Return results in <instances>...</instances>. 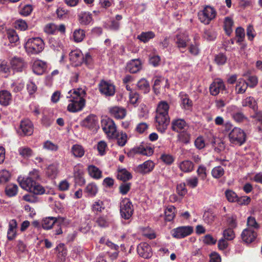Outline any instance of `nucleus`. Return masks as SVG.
I'll list each match as a JSON object with an SVG mask.
<instances>
[{
	"label": "nucleus",
	"instance_id": "1",
	"mask_svg": "<svg viewBox=\"0 0 262 262\" xmlns=\"http://www.w3.org/2000/svg\"><path fill=\"white\" fill-rule=\"evenodd\" d=\"M40 179L38 170L33 169L31 171L27 178H18L20 186L24 190L35 195H41L45 193V188L36 181Z\"/></svg>",
	"mask_w": 262,
	"mask_h": 262
},
{
	"label": "nucleus",
	"instance_id": "2",
	"mask_svg": "<svg viewBox=\"0 0 262 262\" xmlns=\"http://www.w3.org/2000/svg\"><path fill=\"white\" fill-rule=\"evenodd\" d=\"M68 94L67 97L69 99L70 103L67 106V110L71 113L81 111L85 105V100L84 98L86 95L85 90L79 88L70 91Z\"/></svg>",
	"mask_w": 262,
	"mask_h": 262
},
{
	"label": "nucleus",
	"instance_id": "3",
	"mask_svg": "<svg viewBox=\"0 0 262 262\" xmlns=\"http://www.w3.org/2000/svg\"><path fill=\"white\" fill-rule=\"evenodd\" d=\"M169 108V104L165 101H160L157 108L155 116L156 127L161 133L165 132L170 122V118L168 115Z\"/></svg>",
	"mask_w": 262,
	"mask_h": 262
},
{
	"label": "nucleus",
	"instance_id": "4",
	"mask_svg": "<svg viewBox=\"0 0 262 262\" xmlns=\"http://www.w3.org/2000/svg\"><path fill=\"white\" fill-rule=\"evenodd\" d=\"M45 48V43L40 37L29 38L25 45V48L28 54H37Z\"/></svg>",
	"mask_w": 262,
	"mask_h": 262
},
{
	"label": "nucleus",
	"instance_id": "5",
	"mask_svg": "<svg viewBox=\"0 0 262 262\" xmlns=\"http://www.w3.org/2000/svg\"><path fill=\"white\" fill-rule=\"evenodd\" d=\"M229 141L235 145L241 146L246 141V134L245 132L240 128L234 127L228 135Z\"/></svg>",
	"mask_w": 262,
	"mask_h": 262
},
{
	"label": "nucleus",
	"instance_id": "6",
	"mask_svg": "<svg viewBox=\"0 0 262 262\" xmlns=\"http://www.w3.org/2000/svg\"><path fill=\"white\" fill-rule=\"evenodd\" d=\"M134 212L133 205L128 198H124L120 203V213L121 217L124 220H129Z\"/></svg>",
	"mask_w": 262,
	"mask_h": 262
},
{
	"label": "nucleus",
	"instance_id": "7",
	"mask_svg": "<svg viewBox=\"0 0 262 262\" xmlns=\"http://www.w3.org/2000/svg\"><path fill=\"white\" fill-rule=\"evenodd\" d=\"M216 15V10L213 7L210 6H206L202 11L198 13L199 20L205 25H208L211 20L215 18Z\"/></svg>",
	"mask_w": 262,
	"mask_h": 262
},
{
	"label": "nucleus",
	"instance_id": "8",
	"mask_svg": "<svg viewBox=\"0 0 262 262\" xmlns=\"http://www.w3.org/2000/svg\"><path fill=\"white\" fill-rule=\"evenodd\" d=\"M101 127L107 136L113 138L117 132V127L114 121L108 117H104L101 121Z\"/></svg>",
	"mask_w": 262,
	"mask_h": 262
},
{
	"label": "nucleus",
	"instance_id": "9",
	"mask_svg": "<svg viewBox=\"0 0 262 262\" xmlns=\"http://www.w3.org/2000/svg\"><path fill=\"white\" fill-rule=\"evenodd\" d=\"M189 41V36L186 32H180L173 38L176 47L182 52H184L183 50L187 47Z\"/></svg>",
	"mask_w": 262,
	"mask_h": 262
},
{
	"label": "nucleus",
	"instance_id": "10",
	"mask_svg": "<svg viewBox=\"0 0 262 262\" xmlns=\"http://www.w3.org/2000/svg\"><path fill=\"white\" fill-rule=\"evenodd\" d=\"M193 231V229L192 226H184L173 229L171 233L174 238L181 239L190 235Z\"/></svg>",
	"mask_w": 262,
	"mask_h": 262
},
{
	"label": "nucleus",
	"instance_id": "11",
	"mask_svg": "<svg viewBox=\"0 0 262 262\" xmlns=\"http://www.w3.org/2000/svg\"><path fill=\"white\" fill-rule=\"evenodd\" d=\"M33 125L29 119L21 120L19 126L17 130L20 136H30L33 133Z\"/></svg>",
	"mask_w": 262,
	"mask_h": 262
},
{
	"label": "nucleus",
	"instance_id": "12",
	"mask_svg": "<svg viewBox=\"0 0 262 262\" xmlns=\"http://www.w3.org/2000/svg\"><path fill=\"white\" fill-rule=\"evenodd\" d=\"M99 88L100 93L106 97L113 96L115 93V86L111 82L102 80Z\"/></svg>",
	"mask_w": 262,
	"mask_h": 262
},
{
	"label": "nucleus",
	"instance_id": "13",
	"mask_svg": "<svg viewBox=\"0 0 262 262\" xmlns=\"http://www.w3.org/2000/svg\"><path fill=\"white\" fill-rule=\"evenodd\" d=\"M69 58L74 66H79L83 63V54L79 49H76L70 52Z\"/></svg>",
	"mask_w": 262,
	"mask_h": 262
},
{
	"label": "nucleus",
	"instance_id": "14",
	"mask_svg": "<svg viewBox=\"0 0 262 262\" xmlns=\"http://www.w3.org/2000/svg\"><path fill=\"white\" fill-rule=\"evenodd\" d=\"M171 129L176 132L179 133L184 129H188L189 126L186 121L183 119H174L172 120Z\"/></svg>",
	"mask_w": 262,
	"mask_h": 262
},
{
	"label": "nucleus",
	"instance_id": "15",
	"mask_svg": "<svg viewBox=\"0 0 262 262\" xmlns=\"http://www.w3.org/2000/svg\"><path fill=\"white\" fill-rule=\"evenodd\" d=\"M138 254L144 258H148L152 255L151 249L146 243H141L137 247Z\"/></svg>",
	"mask_w": 262,
	"mask_h": 262
},
{
	"label": "nucleus",
	"instance_id": "16",
	"mask_svg": "<svg viewBox=\"0 0 262 262\" xmlns=\"http://www.w3.org/2000/svg\"><path fill=\"white\" fill-rule=\"evenodd\" d=\"M11 68L15 72H21L26 67L27 63L23 58L14 57L10 61Z\"/></svg>",
	"mask_w": 262,
	"mask_h": 262
},
{
	"label": "nucleus",
	"instance_id": "17",
	"mask_svg": "<svg viewBox=\"0 0 262 262\" xmlns=\"http://www.w3.org/2000/svg\"><path fill=\"white\" fill-rule=\"evenodd\" d=\"M257 236V231L247 228L245 229L241 234L242 240L247 244H250L254 242Z\"/></svg>",
	"mask_w": 262,
	"mask_h": 262
},
{
	"label": "nucleus",
	"instance_id": "18",
	"mask_svg": "<svg viewBox=\"0 0 262 262\" xmlns=\"http://www.w3.org/2000/svg\"><path fill=\"white\" fill-rule=\"evenodd\" d=\"M155 163L151 160H147L139 165L136 168V171L141 174H146L151 172L155 167Z\"/></svg>",
	"mask_w": 262,
	"mask_h": 262
},
{
	"label": "nucleus",
	"instance_id": "19",
	"mask_svg": "<svg viewBox=\"0 0 262 262\" xmlns=\"http://www.w3.org/2000/svg\"><path fill=\"white\" fill-rule=\"evenodd\" d=\"M109 112L112 116L117 119H123L126 115V111L124 108L117 106L110 107Z\"/></svg>",
	"mask_w": 262,
	"mask_h": 262
},
{
	"label": "nucleus",
	"instance_id": "20",
	"mask_svg": "<svg viewBox=\"0 0 262 262\" xmlns=\"http://www.w3.org/2000/svg\"><path fill=\"white\" fill-rule=\"evenodd\" d=\"M46 62L40 59H35L33 63V72L38 75H42L46 71Z\"/></svg>",
	"mask_w": 262,
	"mask_h": 262
},
{
	"label": "nucleus",
	"instance_id": "21",
	"mask_svg": "<svg viewBox=\"0 0 262 262\" xmlns=\"http://www.w3.org/2000/svg\"><path fill=\"white\" fill-rule=\"evenodd\" d=\"M225 85L221 79H216L210 86V92L212 95H217L221 91L224 90Z\"/></svg>",
	"mask_w": 262,
	"mask_h": 262
},
{
	"label": "nucleus",
	"instance_id": "22",
	"mask_svg": "<svg viewBox=\"0 0 262 262\" xmlns=\"http://www.w3.org/2000/svg\"><path fill=\"white\" fill-rule=\"evenodd\" d=\"M17 229V221L15 219L11 220L9 222L8 229L7 231V238L11 241L15 238L16 236Z\"/></svg>",
	"mask_w": 262,
	"mask_h": 262
},
{
	"label": "nucleus",
	"instance_id": "23",
	"mask_svg": "<svg viewBox=\"0 0 262 262\" xmlns=\"http://www.w3.org/2000/svg\"><path fill=\"white\" fill-rule=\"evenodd\" d=\"M178 166L183 172L190 173L194 170L193 163L188 160H185L178 163Z\"/></svg>",
	"mask_w": 262,
	"mask_h": 262
},
{
	"label": "nucleus",
	"instance_id": "24",
	"mask_svg": "<svg viewBox=\"0 0 262 262\" xmlns=\"http://www.w3.org/2000/svg\"><path fill=\"white\" fill-rule=\"evenodd\" d=\"M25 82L23 80H12L9 84V89L13 93L20 92L24 88Z\"/></svg>",
	"mask_w": 262,
	"mask_h": 262
},
{
	"label": "nucleus",
	"instance_id": "25",
	"mask_svg": "<svg viewBox=\"0 0 262 262\" xmlns=\"http://www.w3.org/2000/svg\"><path fill=\"white\" fill-rule=\"evenodd\" d=\"M96 224L101 228H106L112 222V219L108 214L101 215L96 219L95 221Z\"/></svg>",
	"mask_w": 262,
	"mask_h": 262
},
{
	"label": "nucleus",
	"instance_id": "26",
	"mask_svg": "<svg viewBox=\"0 0 262 262\" xmlns=\"http://www.w3.org/2000/svg\"><path fill=\"white\" fill-rule=\"evenodd\" d=\"M57 218L52 216L44 217L41 222V228L45 230H50L53 225L57 222Z\"/></svg>",
	"mask_w": 262,
	"mask_h": 262
},
{
	"label": "nucleus",
	"instance_id": "27",
	"mask_svg": "<svg viewBox=\"0 0 262 262\" xmlns=\"http://www.w3.org/2000/svg\"><path fill=\"white\" fill-rule=\"evenodd\" d=\"M141 68V62L139 59L130 60L126 66V70L131 73H136Z\"/></svg>",
	"mask_w": 262,
	"mask_h": 262
},
{
	"label": "nucleus",
	"instance_id": "28",
	"mask_svg": "<svg viewBox=\"0 0 262 262\" xmlns=\"http://www.w3.org/2000/svg\"><path fill=\"white\" fill-rule=\"evenodd\" d=\"M242 104L243 107L248 106L255 112L258 110L257 103L254 97L249 96L243 99Z\"/></svg>",
	"mask_w": 262,
	"mask_h": 262
},
{
	"label": "nucleus",
	"instance_id": "29",
	"mask_svg": "<svg viewBox=\"0 0 262 262\" xmlns=\"http://www.w3.org/2000/svg\"><path fill=\"white\" fill-rule=\"evenodd\" d=\"M88 171L90 176L94 179L98 180L102 177V171L95 165H89Z\"/></svg>",
	"mask_w": 262,
	"mask_h": 262
},
{
	"label": "nucleus",
	"instance_id": "30",
	"mask_svg": "<svg viewBox=\"0 0 262 262\" xmlns=\"http://www.w3.org/2000/svg\"><path fill=\"white\" fill-rule=\"evenodd\" d=\"M12 100V95L9 91L3 90L0 91V104L4 106L8 105Z\"/></svg>",
	"mask_w": 262,
	"mask_h": 262
},
{
	"label": "nucleus",
	"instance_id": "31",
	"mask_svg": "<svg viewBox=\"0 0 262 262\" xmlns=\"http://www.w3.org/2000/svg\"><path fill=\"white\" fill-rule=\"evenodd\" d=\"M79 21L82 25H87L92 21V16L90 12H81L78 15Z\"/></svg>",
	"mask_w": 262,
	"mask_h": 262
},
{
	"label": "nucleus",
	"instance_id": "32",
	"mask_svg": "<svg viewBox=\"0 0 262 262\" xmlns=\"http://www.w3.org/2000/svg\"><path fill=\"white\" fill-rule=\"evenodd\" d=\"M155 33L151 31H149L147 32H142L137 36V39L143 43L148 42L150 39L155 37Z\"/></svg>",
	"mask_w": 262,
	"mask_h": 262
},
{
	"label": "nucleus",
	"instance_id": "33",
	"mask_svg": "<svg viewBox=\"0 0 262 262\" xmlns=\"http://www.w3.org/2000/svg\"><path fill=\"white\" fill-rule=\"evenodd\" d=\"M247 82L243 78H239L236 82L235 91L237 94H244L247 89Z\"/></svg>",
	"mask_w": 262,
	"mask_h": 262
},
{
	"label": "nucleus",
	"instance_id": "34",
	"mask_svg": "<svg viewBox=\"0 0 262 262\" xmlns=\"http://www.w3.org/2000/svg\"><path fill=\"white\" fill-rule=\"evenodd\" d=\"M97 123L96 117L94 115H91L86 117L82 122V125L88 128H93Z\"/></svg>",
	"mask_w": 262,
	"mask_h": 262
},
{
	"label": "nucleus",
	"instance_id": "35",
	"mask_svg": "<svg viewBox=\"0 0 262 262\" xmlns=\"http://www.w3.org/2000/svg\"><path fill=\"white\" fill-rule=\"evenodd\" d=\"M71 152L75 158H81L85 153L84 148L79 144H74L71 148Z\"/></svg>",
	"mask_w": 262,
	"mask_h": 262
},
{
	"label": "nucleus",
	"instance_id": "36",
	"mask_svg": "<svg viewBox=\"0 0 262 262\" xmlns=\"http://www.w3.org/2000/svg\"><path fill=\"white\" fill-rule=\"evenodd\" d=\"M58 173V165L56 164L50 165L47 168L46 174L51 179H55Z\"/></svg>",
	"mask_w": 262,
	"mask_h": 262
},
{
	"label": "nucleus",
	"instance_id": "37",
	"mask_svg": "<svg viewBox=\"0 0 262 262\" xmlns=\"http://www.w3.org/2000/svg\"><path fill=\"white\" fill-rule=\"evenodd\" d=\"M56 250L58 251V258L61 262H64L66 260L67 255V250L63 244H59L56 248Z\"/></svg>",
	"mask_w": 262,
	"mask_h": 262
},
{
	"label": "nucleus",
	"instance_id": "38",
	"mask_svg": "<svg viewBox=\"0 0 262 262\" xmlns=\"http://www.w3.org/2000/svg\"><path fill=\"white\" fill-rule=\"evenodd\" d=\"M181 105L185 109H189L192 106V101L189 99L188 96L184 92H181L179 94Z\"/></svg>",
	"mask_w": 262,
	"mask_h": 262
},
{
	"label": "nucleus",
	"instance_id": "39",
	"mask_svg": "<svg viewBox=\"0 0 262 262\" xmlns=\"http://www.w3.org/2000/svg\"><path fill=\"white\" fill-rule=\"evenodd\" d=\"M18 186L15 184H9L5 188V193L9 197L15 196L18 192Z\"/></svg>",
	"mask_w": 262,
	"mask_h": 262
},
{
	"label": "nucleus",
	"instance_id": "40",
	"mask_svg": "<svg viewBox=\"0 0 262 262\" xmlns=\"http://www.w3.org/2000/svg\"><path fill=\"white\" fill-rule=\"evenodd\" d=\"M113 138H116L117 144L120 146H124L127 141V136L126 133L122 132L115 133Z\"/></svg>",
	"mask_w": 262,
	"mask_h": 262
},
{
	"label": "nucleus",
	"instance_id": "41",
	"mask_svg": "<svg viewBox=\"0 0 262 262\" xmlns=\"http://www.w3.org/2000/svg\"><path fill=\"white\" fill-rule=\"evenodd\" d=\"M19 155L24 159L28 158L34 155L32 149L28 146H21L18 149Z\"/></svg>",
	"mask_w": 262,
	"mask_h": 262
},
{
	"label": "nucleus",
	"instance_id": "42",
	"mask_svg": "<svg viewBox=\"0 0 262 262\" xmlns=\"http://www.w3.org/2000/svg\"><path fill=\"white\" fill-rule=\"evenodd\" d=\"M91 209L95 214H98L105 209L104 203L100 200H97L93 203Z\"/></svg>",
	"mask_w": 262,
	"mask_h": 262
},
{
	"label": "nucleus",
	"instance_id": "43",
	"mask_svg": "<svg viewBox=\"0 0 262 262\" xmlns=\"http://www.w3.org/2000/svg\"><path fill=\"white\" fill-rule=\"evenodd\" d=\"M233 25V21L232 19L229 17H226L224 21V28L226 33L228 35H230L232 32V27Z\"/></svg>",
	"mask_w": 262,
	"mask_h": 262
},
{
	"label": "nucleus",
	"instance_id": "44",
	"mask_svg": "<svg viewBox=\"0 0 262 262\" xmlns=\"http://www.w3.org/2000/svg\"><path fill=\"white\" fill-rule=\"evenodd\" d=\"M247 229H251L257 232L260 228L259 225L257 223L256 219L253 216H249L247 221Z\"/></svg>",
	"mask_w": 262,
	"mask_h": 262
},
{
	"label": "nucleus",
	"instance_id": "45",
	"mask_svg": "<svg viewBox=\"0 0 262 262\" xmlns=\"http://www.w3.org/2000/svg\"><path fill=\"white\" fill-rule=\"evenodd\" d=\"M98 191V187L94 183L89 184L85 189V193L91 197L95 196L97 193Z\"/></svg>",
	"mask_w": 262,
	"mask_h": 262
},
{
	"label": "nucleus",
	"instance_id": "46",
	"mask_svg": "<svg viewBox=\"0 0 262 262\" xmlns=\"http://www.w3.org/2000/svg\"><path fill=\"white\" fill-rule=\"evenodd\" d=\"M85 36L83 30L78 29L74 30L73 33V38L75 42H80L82 41Z\"/></svg>",
	"mask_w": 262,
	"mask_h": 262
},
{
	"label": "nucleus",
	"instance_id": "47",
	"mask_svg": "<svg viewBox=\"0 0 262 262\" xmlns=\"http://www.w3.org/2000/svg\"><path fill=\"white\" fill-rule=\"evenodd\" d=\"M179 133L178 138L180 141L185 144H188L190 142L191 135L188 129H184Z\"/></svg>",
	"mask_w": 262,
	"mask_h": 262
},
{
	"label": "nucleus",
	"instance_id": "48",
	"mask_svg": "<svg viewBox=\"0 0 262 262\" xmlns=\"http://www.w3.org/2000/svg\"><path fill=\"white\" fill-rule=\"evenodd\" d=\"M176 208L173 206H168L165 210V219L168 222L173 220L175 216L174 211Z\"/></svg>",
	"mask_w": 262,
	"mask_h": 262
},
{
	"label": "nucleus",
	"instance_id": "49",
	"mask_svg": "<svg viewBox=\"0 0 262 262\" xmlns=\"http://www.w3.org/2000/svg\"><path fill=\"white\" fill-rule=\"evenodd\" d=\"M199 42L196 40L195 37L194 38L193 43H191L188 47L189 52L193 55H197L200 52Z\"/></svg>",
	"mask_w": 262,
	"mask_h": 262
},
{
	"label": "nucleus",
	"instance_id": "50",
	"mask_svg": "<svg viewBox=\"0 0 262 262\" xmlns=\"http://www.w3.org/2000/svg\"><path fill=\"white\" fill-rule=\"evenodd\" d=\"M49 46L54 50H59L62 48V45L58 38H51L49 39Z\"/></svg>",
	"mask_w": 262,
	"mask_h": 262
},
{
	"label": "nucleus",
	"instance_id": "51",
	"mask_svg": "<svg viewBox=\"0 0 262 262\" xmlns=\"http://www.w3.org/2000/svg\"><path fill=\"white\" fill-rule=\"evenodd\" d=\"M138 88L144 93H146L149 91V84L148 82L144 78L140 79L137 83Z\"/></svg>",
	"mask_w": 262,
	"mask_h": 262
},
{
	"label": "nucleus",
	"instance_id": "52",
	"mask_svg": "<svg viewBox=\"0 0 262 262\" xmlns=\"http://www.w3.org/2000/svg\"><path fill=\"white\" fill-rule=\"evenodd\" d=\"M224 173L225 170L221 166H216L211 170V175L213 178L215 179H219L221 178Z\"/></svg>",
	"mask_w": 262,
	"mask_h": 262
},
{
	"label": "nucleus",
	"instance_id": "53",
	"mask_svg": "<svg viewBox=\"0 0 262 262\" xmlns=\"http://www.w3.org/2000/svg\"><path fill=\"white\" fill-rule=\"evenodd\" d=\"M203 37L208 40H214L216 38V33L213 29H206L204 31Z\"/></svg>",
	"mask_w": 262,
	"mask_h": 262
},
{
	"label": "nucleus",
	"instance_id": "54",
	"mask_svg": "<svg viewBox=\"0 0 262 262\" xmlns=\"http://www.w3.org/2000/svg\"><path fill=\"white\" fill-rule=\"evenodd\" d=\"M118 178L121 180L125 182L132 179L131 173L125 169H121L119 171Z\"/></svg>",
	"mask_w": 262,
	"mask_h": 262
},
{
	"label": "nucleus",
	"instance_id": "55",
	"mask_svg": "<svg viewBox=\"0 0 262 262\" xmlns=\"http://www.w3.org/2000/svg\"><path fill=\"white\" fill-rule=\"evenodd\" d=\"M160 159L165 164L170 165L173 163L175 158L172 155L169 154L164 153L161 155Z\"/></svg>",
	"mask_w": 262,
	"mask_h": 262
},
{
	"label": "nucleus",
	"instance_id": "56",
	"mask_svg": "<svg viewBox=\"0 0 262 262\" xmlns=\"http://www.w3.org/2000/svg\"><path fill=\"white\" fill-rule=\"evenodd\" d=\"M83 63L89 69H93L94 66V60L92 56L89 53H86L83 55Z\"/></svg>",
	"mask_w": 262,
	"mask_h": 262
},
{
	"label": "nucleus",
	"instance_id": "57",
	"mask_svg": "<svg viewBox=\"0 0 262 262\" xmlns=\"http://www.w3.org/2000/svg\"><path fill=\"white\" fill-rule=\"evenodd\" d=\"M14 25L16 29L20 31H26L28 28V25L27 22L22 19L16 20L15 21Z\"/></svg>",
	"mask_w": 262,
	"mask_h": 262
},
{
	"label": "nucleus",
	"instance_id": "58",
	"mask_svg": "<svg viewBox=\"0 0 262 262\" xmlns=\"http://www.w3.org/2000/svg\"><path fill=\"white\" fill-rule=\"evenodd\" d=\"M215 217L214 213L210 211L205 212L203 216L204 221L208 224H212L214 221Z\"/></svg>",
	"mask_w": 262,
	"mask_h": 262
},
{
	"label": "nucleus",
	"instance_id": "59",
	"mask_svg": "<svg viewBox=\"0 0 262 262\" xmlns=\"http://www.w3.org/2000/svg\"><path fill=\"white\" fill-rule=\"evenodd\" d=\"M236 37L237 38V42L241 44L245 39V30L242 27H238L235 30Z\"/></svg>",
	"mask_w": 262,
	"mask_h": 262
},
{
	"label": "nucleus",
	"instance_id": "60",
	"mask_svg": "<svg viewBox=\"0 0 262 262\" xmlns=\"http://www.w3.org/2000/svg\"><path fill=\"white\" fill-rule=\"evenodd\" d=\"M43 148L51 151H56L58 149V146L50 141H46L43 143Z\"/></svg>",
	"mask_w": 262,
	"mask_h": 262
},
{
	"label": "nucleus",
	"instance_id": "61",
	"mask_svg": "<svg viewBox=\"0 0 262 262\" xmlns=\"http://www.w3.org/2000/svg\"><path fill=\"white\" fill-rule=\"evenodd\" d=\"M7 36L10 42L11 43H15L19 40L18 36L14 30L8 31L7 33Z\"/></svg>",
	"mask_w": 262,
	"mask_h": 262
},
{
	"label": "nucleus",
	"instance_id": "62",
	"mask_svg": "<svg viewBox=\"0 0 262 262\" xmlns=\"http://www.w3.org/2000/svg\"><path fill=\"white\" fill-rule=\"evenodd\" d=\"M196 173L200 179L205 180L207 178V168L203 165H201L198 167Z\"/></svg>",
	"mask_w": 262,
	"mask_h": 262
},
{
	"label": "nucleus",
	"instance_id": "63",
	"mask_svg": "<svg viewBox=\"0 0 262 262\" xmlns=\"http://www.w3.org/2000/svg\"><path fill=\"white\" fill-rule=\"evenodd\" d=\"M43 30L48 34H54L57 30V26L53 23H49L45 26Z\"/></svg>",
	"mask_w": 262,
	"mask_h": 262
},
{
	"label": "nucleus",
	"instance_id": "64",
	"mask_svg": "<svg viewBox=\"0 0 262 262\" xmlns=\"http://www.w3.org/2000/svg\"><path fill=\"white\" fill-rule=\"evenodd\" d=\"M32 11V6L29 4H27L23 6L19 10V14L24 16H27L31 13Z\"/></svg>",
	"mask_w": 262,
	"mask_h": 262
}]
</instances>
